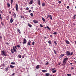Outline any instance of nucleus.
Wrapping results in <instances>:
<instances>
[{
  "mask_svg": "<svg viewBox=\"0 0 76 76\" xmlns=\"http://www.w3.org/2000/svg\"><path fill=\"white\" fill-rule=\"evenodd\" d=\"M67 60H68V58L67 57H66L64 58L63 61L66 62V61H67Z\"/></svg>",
  "mask_w": 76,
  "mask_h": 76,
  "instance_id": "obj_6",
  "label": "nucleus"
},
{
  "mask_svg": "<svg viewBox=\"0 0 76 76\" xmlns=\"http://www.w3.org/2000/svg\"><path fill=\"white\" fill-rule=\"evenodd\" d=\"M4 66H5L4 64H3L2 66V67L3 68H1V69H3V68H4Z\"/></svg>",
  "mask_w": 76,
  "mask_h": 76,
  "instance_id": "obj_16",
  "label": "nucleus"
},
{
  "mask_svg": "<svg viewBox=\"0 0 76 76\" xmlns=\"http://www.w3.org/2000/svg\"><path fill=\"white\" fill-rule=\"evenodd\" d=\"M55 69H56V68H53L52 69V70L53 71L54 70H55Z\"/></svg>",
  "mask_w": 76,
  "mask_h": 76,
  "instance_id": "obj_45",
  "label": "nucleus"
},
{
  "mask_svg": "<svg viewBox=\"0 0 76 76\" xmlns=\"http://www.w3.org/2000/svg\"><path fill=\"white\" fill-rule=\"evenodd\" d=\"M71 70H73V69H74V68L73 67H71Z\"/></svg>",
  "mask_w": 76,
  "mask_h": 76,
  "instance_id": "obj_50",
  "label": "nucleus"
},
{
  "mask_svg": "<svg viewBox=\"0 0 76 76\" xmlns=\"http://www.w3.org/2000/svg\"><path fill=\"white\" fill-rule=\"evenodd\" d=\"M50 37L51 38H52V37H53V36H52V35H51Z\"/></svg>",
  "mask_w": 76,
  "mask_h": 76,
  "instance_id": "obj_61",
  "label": "nucleus"
},
{
  "mask_svg": "<svg viewBox=\"0 0 76 76\" xmlns=\"http://www.w3.org/2000/svg\"><path fill=\"white\" fill-rule=\"evenodd\" d=\"M48 43H49L50 45V44H51V42L50 40H49L48 42Z\"/></svg>",
  "mask_w": 76,
  "mask_h": 76,
  "instance_id": "obj_31",
  "label": "nucleus"
},
{
  "mask_svg": "<svg viewBox=\"0 0 76 76\" xmlns=\"http://www.w3.org/2000/svg\"><path fill=\"white\" fill-rule=\"evenodd\" d=\"M1 24H2V25H4V24H3V23L2 22H1Z\"/></svg>",
  "mask_w": 76,
  "mask_h": 76,
  "instance_id": "obj_57",
  "label": "nucleus"
},
{
  "mask_svg": "<svg viewBox=\"0 0 76 76\" xmlns=\"http://www.w3.org/2000/svg\"><path fill=\"white\" fill-rule=\"evenodd\" d=\"M1 38H2V37L0 36V39H1Z\"/></svg>",
  "mask_w": 76,
  "mask_h": 76,
  "instance_id": "obj_60",
  "label": "nucleus"
},
{
  "mask_svg": "<svg viewBox=\"0 0 76 76\" xmlns=\"http://www.w3.org/2000/svg\"><path fill=\"white\" fill-rule=\"evenodd\" d=\"M45 5V3H43L42 4V6L43 7Z\"/></svg>",
  "mask_w": 76,
  "mask_h": 76,
  "instance_id": "obj_28",
  "label": "nucleus"
},
{
  "mask_svg": "<svg viewBox=\"0 0 76 76\" xmlns=\"http://www.w3.org/2000/svg\"><path fill=\"white\" fill-rule=\"evenodd\" d=\"M6 44H7V45H9V44H10L8 42L6 43Z\"/></svg>",
  "mask_w": 76,
  "mask_h": 76,
  "instance_id": "obj_54",
  "label": "nucleus"
},
{
  "mask_svg": "<svg viewBox=\"0 0 76 76\" xmlns=\"http://www.w3.org/2000/svg\"><path fill=\"white\" fill-rule=\"evenodd\" d=\"M13 16H14V18H15H15H16V13H14L13 14Z\"/></svg>",
  "mask_w": 76,
  "mask_h": 76,
  "instance_id": "obj_12",
  "label": "nucleus"
},
{
  "mask_svg": "<svg viewBox=\"0 0 76 76\" xmlns=\"http://www.w3.org/2000/svg\"><path fill=\"white\" fill-rule=\"evenodd\" d=\"M15 75V73H13L12 74V76H14Z\"/></svg>",
  "mask_w": 76,
  "mask_h": 76,
  "instance_id": "obj_58",
  "label": "nucleus"
},
{
  "mask_svg": "<svg viewBox=\"0 0 76 76\" xmlns=\"http://www.w3.org/2000/svg\"><path fill=\"white\" fill-rule=\"evenodd\" d=\"M18 58H21V57H22V56L21 55H20V54H19L18 55Z\"/></svg>",
  "mask_w": 76,
  "mask_h": 76,
  "instance_id": "obj_19",
  "label": "nucleus"
},
{
  "mask_svg": "<svg viewBox=\"0 0 76 76\" xmlns=\"http://www.w3.org/2000/svg\"><path fill=\"white\" fill-rule=\"evenodd\" d=\"M7 6H8V7H10V4H9V3H7Z\"/></svg>",
  "mask_w": 76,
  "mask_h": 76,
  "instance_id": "obj_25",
  "label": "nucleus"
},
{
  "mask_svg": "<svg viewBox=\"0 0 76 76\" xmlns=\"http://www.w3.org/2000/svg\"><path fill=\"white\" fill-rule=\"evenodd\" d=\"M20 17L22 18H23V19H25V18L24 17V16H22V15H21L20 16Z\"/></svg>",
  "mask_w": 76,
  "mask_h": 76,
  "instance_id": "obj_33",
  "label": "nucleus"
},
{
  "mask_svg": "<svg viewBox=\"0 0 76 76\" xmlns=\"http://www.w3.org/2000/svg\"><path fill=\"white\" fill-rule=\"evenodd\" d=\"M67 76H71V74H67Z\"/></svg>",
  "mask_w": 76,
  "mask_h": 76,
  "instance_id": "obj_46",
  "label": "nucleus"
},
{
  "mask_svg": "<svg viewBox=\"0 0 76 76\" xmlns=\"http://www.w3.org/2000/svg\"><path fill=\"white\" fill-rule=\"evenodd\" d=\"M0 13H3V12H2L1 10L0 9Z\"/></svg>",
  "mask_w": 76,
  "mask_h": 76,
  "instance_id": "obj_49",
  "label": "nucleus"
},
{
  "mask_svg": "<svg viewBox=\"0 0 76 76\" xmlns=\"http://www.w3.org/2000/svg\"><path fill=\"white\" fill-rule=\"evenodd\" d=\"M17 31L19 32V34H21V32H20V29L19 28L17 29Z\"/></svg>",
  "mask_w": 76,
  "mask_h": 76,
  "instance_id": "obj_13",
  "label": "nucleus"
},
{
  "mask_svg": "<svg viewBox=\"0 0 76 76\" xmlns=\"http://www.w3.org/2000/svg\"><path fill=\"white\" fill-rule=\"evenodd\" d=\"M37 3L39 6H40V5H41V2H40V0H37Z\"/></svg>",
  "mask_w": 76,
  "mask_h": 76,
  "instance_id": "obj_7",
  "label": "nucleus"
},
{
  "mask_svg": "<svg viewBox=\"0 0 76 76\" xmlns=\"http://www.w3.org/2000/svg\"><path fill=\"white\" fill-rule=\"evenodd\" d=\"M76 15H74V16H73V19H75V17H76Z\"/></svg>",
  "mask_w": 76,
  "mask_h": 76,
  "instance_id": "obj_44",
  "label": "nucleus"
},
{
  "mask_svg": "<svg viewBox=\"0 0 76 76\" xmlns=\"http://www.w3.org/2000/svg\"><path fill=\"white\" fill-rule=\"evenodd\" d=\"M30 15L31 17H33V13H31Z\"/></svg>",
  "mask_w": 76,
  "mask_h": 76,
  "instance_id": "obj_34",
  "label": "nucleus"
},
{
  "mask_svg": "<svg viewBox=\"0 0 76 76\" xmlns=\"http://www.w3.org/2000/svg\"><path fill=\"white\" fill-rule=\"evenodd\" d=\"M47 28V29H49V30H50V27H48V26H47L46 27Z\"/></svg>",
  "mask_w": 76,
  "mask_h": 76,
  "instance_id": "obj_38",
  "label": "nucleus"
},
{
  "mask_svg": "<svg viewBox=\"0 0 76 76\" xmlns=\"http://www.w3.org/2000/svg\"><path fill=\"white\" fill-rule=\"evenodd\" d=\"M13 0H11V4H12V3H13Z\"/></svg>",
  "mask_w": 76,
  "mask_h": 76,
  "instance_id": "obj_35",
  "label": "nucleus"
},
{
  "mask_svg": "<svg viewBox=\"0 0 76 76\" xmlns=\"http://www.w3.org/2000/svg\"><path fill=\"white\" fill-rule=\"evenodd\" d=\"M10 68H13L14 67V66H13L11 65H10Z\"/></svg>",
  "mask_w": 76,
  "mask_h": 76,
  "instance_id": "obj_26",
  "label": "nucleus"
},
{
  "mask_svg": "<svg viewBox=\"0 0 76 76\" xmlns=\"http://www.w3.org/2000/svg\"><path fill=\"white\" fill-rule=\"evenodd\" d=\"M28 26H29V27H30V28H32V25L30 24L29 23H28Z\"/></svg>",
  "mask_w": 76,
  "mask_h": 76,
  "instance_id": "obj_22",
  "label": "nucleus"
},
{
  "mask_svg": "<svg viewBox=\"0 0 76 76\" xmlns=\"http://www.w3.org/2000/svg\"><path fill=\"white\" fill-rule=\"evenodd\" d=\"M24 57H25V56H22V58H24Z\"/></svg>",
  "mask_w": 76,
  "mask_h": 76,
  "instance_id": "obj_55",
  "label": "nucleus"
},
{
  "mask_svg": "<svg viewBox=\"0 0 76 76\" xmlns=\"http://www.w3.org/2000/svg\"><path fill=\"white\" fill-rule=\"evenodd\" d=\"M16 47H18V48H20V45H17L16 46Z\"/></svg>",
  "mask_w": 76,
  "mask_h": 76,
  "instance_id": "obj_40",
  "label": "nucleus"
},
{
  "mask_svg": "<svg viewBox=\"0 0 76 76\" xmlns=\"http://www.w3.org/2000/svg\"><path fill=\"white\" fill-rule=\"evenodd\" d=\"M42 72H44V73H45V72H47V70H42Z\"/></svg>",
  "mask_w": 76,
  "mask_h": 76,
  "instance_id": "obj_29",
  "label": "nucleus"
},
{
  "mask_svg": "<svg viewBox=\"0 0 76 76\" xmlns=\"http://www.w3.org/2000/svg\"><path fill=\"white\" fill-rule=\"evenodd\" d=\"M57 72V71L56 70H53L52 71V73H56V72Z\"/></svg>",
  "mask_w": 76,
  "mask_h": 76,
  "instance_id": "obj_23",
  "label": "nucleus"
},
{
  "mask_svg": "<svg viewBox=\"0 0 76 76\" xmlns=\"http://www.w3.org/2000/svg\"><path fill=\"white\" fill-rule=\"evenodd\" d=\"M11 64H15V62H11Z\"/></svg>",
  "mask_w": 76,
  "mask_h": 76,
  "instance_id": "obj_41",
  "label": "nucleus"
},
{
  "mask_svg": "<svg viewBox=\"0 0 76 76\" xmlns=\"http://www.w3.org/2000/svg\"><path fill=\"white\" fill-rule=\"evenodd\" d=\"M62 62H63L62 66H65V65H66V64H67V62H66L63 61Z\"/></svg>",
  "mask_w": 76,
  "mask_h": 76,
  "instance_id": "obj_4",
  "label": "nucleus"
},
{
  "mask_svg": "<svg viewBox=\"0 0 76 76\" xmlns=\"http://www.w3.org/2000/svg\"><path fill=\"white\" fill-rule=\"evenodd\" d=\"M64 54H62L60 55V56L59 57L60 58H61V57H64Z\"/></svg>",
  "mask_w": 76,
  "mask_h": 76,
  "instance_id": "obj_14",
  "label": "nucleus"
},
{
  "mask_svg": "<svg viewBox=\"0 0 76 76\" xmlns=\"http://www.w3.org/2000/svg\"><path fill=\"white\" fill-rule=\"evenodd\" d=\"M42 19L43 22H45V19H44V18L43 17H42Z\"/></svg>",
  "mask_w": 76,
  "mask_h": 76,
  "instance_id": "obj_20",
  "label": "nucleus"
},
{
  "mask_svg": "<svg viewBox=\"0 0 76 76\" xmlns=\"http://www.w3.org/2000/svg\"><path fill=\"white\" fill-rule=\"evenodd\" d=\"M49 64V63L48 62H47L46 63H45L46 65H48Z\"/></svg>",
  "mask_w": 76,
  "mask_h": 76,
  "instance_id": "obj_47",
  "label": "nucleus"
},
{
  "mask_svg": "<svg viewBox=\"0 0 76 76\" xmlns=\"http://www.w3.org/2000/svg\"><path fill=\"white\" fill-rule=\"evenodd\" d=\"M9 13H10V14H11V13H12L10 11L9 12Z\"/></svg>",
  "mask_w": 76,
  "mask_h": 76,
  "instance_id": "obj_62",
  "label": "nucleus"
},
{
  "mask_svg": "<svg viewBox=\"0 0 76 76\" xmlns=\"http://www.w3.org/2000/svg\"><path fill=\"white\" fill-rule=\"evenodd\" d=\"M50 75V74L48 73H47L45 74V76H48Z\"/></svg>",
  "mask_w": 76,
  "mask_h": 76,
  "instance_id": "obj_30",
  "label": "nucleus"
},
{
  "mask_svg": "<svg viewBox=\"0 0 76 76\" xmlns=\"http://www.w3.org/2000/svg\"><path fill=\"white\" fill-rule=\"evenodd\" d=\"M54 53L55 54H56V50H54Z\"/></svg>",
  "mask_w": 76,
  "mask_h": 76,
  "instance_id": "obj_51",
  "label": "nucleus"
},
{
  "mask_svg": "<svg viewBox=\"0 0 76 76\" xmlns=\"http://www.w3.org/2000/svg\"><path fill=\"white\" fill-rule=\"evenodd\" d=\"M40 27H41L42 28L43 27V26H42V25L41 24L40 25Z\"/></svg>",
  "mask_w": 76,
  "mask_h": 76,
  "instance_id": "obj_43",
  "label": "nucleus"
},
{
  "mask_svg": "<svg viewBox=\"0 0 76 76\" xmlns=\"http://www.w3.org/2000/svg\"><path fill=\"white\" fill-rule=\"evenodd\" d=\"M15 7L16 11H18V9H19V7H18V4H16Z\"/></svg>",
  "mask_w": 76,
  "mask_h": 76,
  "instance_id": "obj_3",
  "label": "nucleus"
},
{
  "mask_svg": "<svg viewBox=\"0 0 76 76\" xmlns=\"http://www.w3.org/2000/svg\"><path fill=\"white\" fill-rule=\"evenodd\" d=\"M36 68L37 69H39V65H37L36 66Z\"/></svg>",
  "mask_w": 76,
  "mask_h": 76,
  "instance_id": "obj_17",
  "label": "nucleus"
},
{
  "mask_svg": "<svg viewBox=\"0 0 76 76\" xmlns=\"http://www.w3.org/2000/svg\"><path fill=\"white\" fill-rule=\"evenodd\" d=\"M54 35H56L57 34V32H54L53 33Z\"/></svg>",
  "mask_w": 76,
  "mask_h": 76,
  "instance_id": "obj_48",
  "label": "nucleus"
},
{
  "mask_svg": "<svg viewBox=\"0 0 76 76\" xmlns=\"http://www.w3.org/2000/svg\"><path fill=\"white\" fill-rule=\"evenodd\" d=\"M66 54L67 56H72V55L73 54V52H71L70 53V52L69 51H67L66 52Z\"/></svg>",
  "mask_w": 76,
  "mask_h": 76,
  "instance_id": "obj_1",
  "label": "nucleus"
},
{
  "mask_svg": "<svg viewBox=\"0 0 76 76\" xmlns=\"http://www.w3.org/2000/svg\"><path fill=\"white\" fill-rule=\"evenodd\" d=\"M33 22L34 23H38V22L36 20H33Z\"/></svg>",
  "mask_w": 76,
  "mask_h": 76,
  "instance_id": "obj_10",
  "label": "nucleus"
},
{
  "mask_svg": "<svg viewBox=\"0 0 76 76\" xmlns=\"http://www.w3.org/2000/svg\"><path fill=\"white\" fill-rule=\"evenodd\" d=\"M34 44H35V42H33L32 43V45H34Z\"/></svg>",
  "mask_w": 76,
  "mask_h": 76,
  "instance_id": "obj_42",
  "label": "nucleus"
},
{
  "mask_svg": "<svg viewBox=\"0 0 76 76\" xmlns=\"http://www.w3.org/2000/svg\"><path fill=\"white\" fill-rule=\"evenodd\" d=\"M9 69V67H7V68H5V70L6 71H8V69Z\"/></svg>",
  "mask_w": 76,
  "mask_h": 76,
  "instance_id": "obj_27",
  "label": "nucleus"
},
{
  "mask_svg": "<svg viewBox=\"0 0 76 76\" xmlns=\"http://www.w3.org/2000/svg\"><path fill=\"white\" fill-rule=\"evenodd\" d=\"M48 17H49V18H50V19L51 20H52V16H51V15H48Z\"/></svg>",
  "mask_w": 76,
  "mask_h": 76,
  "instance_id": "obj_9",
  "label": "nucleus"
},
{
  "mask_svg": "<svg viewBox=\"0 0 76 76\" xmlns=\"http://www.w3.org/2000/svg\"><path fill=\"white\" fill-rule=\"evenodd\" d=\"M75 64H76V61H75Z\"/></svg>",
  "mask_w": 76,
  "mask_h": 76,
  "instance_id": "obj_64",
  "label": "nucleus"
},
{
  "mask_svg": "<svg viewBox=\"0 0 76 76\" xmlns=\"http://www.w3.org/2000/svg\"><path fill=\"white\" fill-rule=\"evenodd\" d=\"M15 49H17V48H16V46H15Z\"/></svg>",
  "mask_w": 76,
  "mask_h": 76,
  "instance_id": "obj_59",
  "label": "nucleus"
},
{
  "mask_svg": "<svg viewBox=\"0 0 76 76\" xmlns=\"http://www.w3.org/2000/svg\"><path fill=\"white\" fill-rule=\"evenodd\" d=\"M29 8L28 7H26V10H29Z\"/></svg>",
  "mask_w": 76,
  "mask_h": 76,
  "instance_id": "obj_39",
  "label": "nucleus"
},
{
  "mask_svg": "<svg viewBox=\"0 0 76 76\" xmlns=\"http://www.w3.org/2000/svg\"><path fill=\"white\" fill-rule=\"evenodd\" d=\"M54 43L55 44V45H57V42L56 41H54Z\"/></svg>",
  "mask_w": 76,
  "mask_h": 76,
  "instance_id": "obj_32",
  "label": "nucleus"
},
{
  "mask_svg": "<svg viewBox=\"0 0 76 76\" xmlns=\"http://www.w3.org/2000/svg\"><path fill=\"white\" fill-rule=\"evenodd\" d=\"M13 19H12V18H11L10 20V23H12V22H13Z\"/></svg>",
  "mask_w": 76,
  "mask_h": 76,
  "instance_id": "obj_21",
  "label": "nucleus"
},
{
  "mask_svg": "<svg viewBox=\"0 0 76 76\" xmlns=\"http://www.w3.org/2000/svg\"><path fill=\"white\" fill-rule=\"evenodd\" d=\"M70 7H69V6H67V7H66V8L67 9H69V8Z\"/></svg>",
  "mask_w": 76,
  "mask_h": 76,
  "instance_id": "obj_53",
  "label": "nucleus"
},
{
  "mask_svg": "<svg viewBox=\"0 0 76 76\" xmlns=\"http://www.w3.org/2000/svg\"><path fill=\"white\" fill-rule=\"evenodd\" d=\"M65 42L66 43V44H69L70 43V42H69L68 40H65Z\"/></svg>",
  "mask_w": 76,
  "mask_h": 76,
  "instance_id": "obj_18",
  "label": "nucleus"
},
{
  "mask_svg": "<svg viewBox=\"0 0 76 76\" xmlns=\"http://www.w3.org/2000/svg\"><path fill=\"white\" fill-rule=\"evenodd\" d=\"M33 0H31L29 3V4H32L33 3Z\"/></svg>",
  "mask_w": 76,
  "mask_h": 76,
  "instance_id": "obj_11",
  "label": "nucleus"
},
{
  "mask_svg": "<svg viewBox=\"0 0 76 76\" xmlns=\"http://www.w3.org/2000/svg\"><path fill=\"white\" fill-rule=\"evenodd\" d=\"M31 40H29L27 43V45H29L30 46H31Z\"/></svg>",
  "mask_w": 76,
  "mask_h": 76,
  "instance_id": "obj_8",
  "label": "nucleus"
},
{
  "mask_svg": "<svg viewBox=\"0 0 76 76\" xmlns=\"http://www.w3.org/2000/svg\"><path fill=\"white\" fill-rule=\"evenodd\" d=\"M70 64H71V65H72V64H73V63H71Z\"/></svg>",
  "mask_w": 76,
  "mask_h": 76,
  "instance_id": "obj_63",
  "label": "nucleus"
},
{
  "mask_svg": "<svg viewBox=\"0 0 76 76\" xmlns=\"http://www.w3.org/2000/svg\"><path fill=\"white\" fill-rule=\"evenodd\" d=\"M60 64H61V62H59V63L58 64V65H60Z\"/></svg>",
  "mask_w": 76,
  "mask_h": 76,
  "instance_id": "obj_56",
  "label": "nucleus"
},
{
  "mask_svg": "<svg viewBox=\"0 0 76 76\" xmlns=\"http://www.w3.org/2000/svg\"><path fill=\"white\" fill-rule=\"evenodd\" d=\"M58 3H59V4H61V1H58Z\"/></svg>",
  "mask_w": 76,
  "mask_h": 76,
  "instance_id": "obj_52",
  "label": "nucleus"
},
{
  "mask_svg": "<svg viewBox=\"0 0 76 76\" xmlns=\"http://www.w3.org/2000/svg\"><path fill=\"white\" fill-rule=\"evenodd\" d=\"M1 53L4 56H7V54H6V52L4 50H2L1 51Z\"/></svg>",
  "mask_w": 76,
  "mask_h": 76,
  "instance_id": "obj_2",
  "label": "nucleus"
},
{
  "mask_svg": "<svg viewBox=\"0 0 76 76\" xmlns=\"http://www.w3.org/2000/svg\"><path fill=\"white\" fill-rule=\"evenodd\" d=\"M28 12H29V13H31V12H32V11H31V10H29L28 11Z\"/></svg>",
  "mask_w": 76,
  "mask_h": 76,
  "instance_id": "obj_37",
  "label": "nucleus"
},
{
  "mask_svg": "<svg viewBox=\"0 0 76 76\" xmlns=\"http://www.w3.org/2000/svg\"><path fill=\"white\" fill-rule=\"evenodd\" d=\"M23 41V44H25L26 43V39H24Z\"/></svg>",
  "mask_w": 76,
  "mask_h": 76,
  "instance_id": "obj_5",
  "label": "nucleus"
},
{
  "mask_svg": "<svg viewBox=\"0 0 76 76\" xmlns=\"http://www.w3.org/2000/svg\"><path fill=\"white\" fill-rule=\"evenodd\" d=\"M13 50H14V52H16V49L15 48V47L14 46L13 47Z\"/></svg>",
  "mask_w": 76,
  "mask_h": 76,
  "instance_id": "obj_15",
  "label": "nucleus"
},
{
  "mask_svg": "<svg viewBox=\"0 0 76 76\" xmlns=\"http://www.w3.org/2000/svg\"><path fill=\"white\" fill-rule=\"evenodd\" d=\"M0 19L1 20H2V17H1V15L0 14Z\"/></svg>",
  "mask_w": 76,
  "mask_h": 76,
  "instance_id": "obj_36",
  "label": "nucleus"
},
{
  "mask_svg": "<svg viewBox=\"0 0 76 76\" xmlns=\"http://www.w3.org/2000/svg\"><path fill=\"white\" fill-rule=\"evenodd\" d=\"M11 51L12 54H13V53H14V51L13 50V49H11Z\"/></svg>",
  "mask_w": 76,
  "mask_h": 76,
  "instance_id": "obj_24",
  "label": "nucleus"
}]
</instances>
